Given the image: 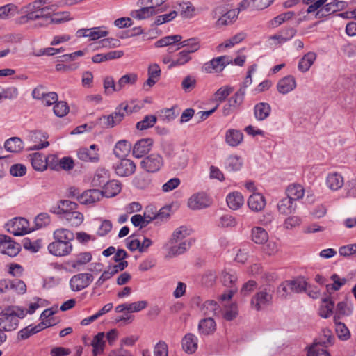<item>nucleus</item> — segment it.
Wrapping results in <instances>:
<instances>
[{
	"mask_svg": "<svg viewBox=\"0 0 356 356\" xmlns=\"http://www.w3.org/2000/svg\"><path fill=\"white\" fill-rule=\"evenodd\" d=\"M294 16L295 13L293 11L283 13L273 18L270 21V24L273 27L276 28L282 24L284 22L290 20Z\"/></svg>",
	"mask_w": 356,
	"mask_h": 356,
	"instance_id": "obj_52",
	"label": "nucleus"
},
{
	"mask_svg": "<svg viewBox=\"0 0 356 356\" xmlns=\"http://www.w3.org/2000/svg\"><path fill=\"white\" fill-rule=\"evenodd\" d=\"M243 141V134L238 129H229L225 133V142L231 147H237Z\"/></svg>",
	"mask_w": 356,
	"mask_h": 356,
	"instance_id": "obj_25",
	"label": "nucleus"
},
{
	"mask_svg": "<svg viewBox=\"0 0 356 356\" xmlns=\"http://www.w3.org/2000/svg\"><path fill=\"white\" fill-rule=\"evenodd\" d=\"M232 63V58L229 56H220L205 63L202 67V71L209 74L221 72L227 65Z\"/></svg>",
	"mask_w": 356,
	"mask_h": 356,
	"instance_id": "obj_6",
	"label": "nucleus"
},
{
	"mask_svg": "<svg viewBox=\"0 0 356 356\" xmlns=\"http://www.w3.org/2000/svg\"><path fill=\"white\" fill-rule=\"evenodd\" d=\"M145 6L131 12L132 17L137 19H145L159 13L165 11L163 8L159 10H154L153 6L145 5Z\"/></svg>",
	"mask_w": 356,
	"mask_h": 356,
	"instance_id": "obj_19",
	"label": "nucleus"
},
{
	"mask_svg": "<svg viewBox=\"0 0 356 356\" xmlns=\"http://www.w3.org/2000/svg\"><path fill=\"white\" fill-rule=\"evenodd\" d=\"M223 285L229 288H236L235 284L237 280L235 273L231 270H225L222 272L220 277Z\"/></svg>",
	"mask_w": 356,
	"mask_h": 356,
	"instance_id": "obj_47",
	"label": "nucleus"
},
{
	"mask_svg": "<svg viewBox=\"0 0 356 356\" xmlns=\"http://www.w3.org/2000/svg\"><path fill=\"white\" fill-rule=\"evenodd\" d=\"M109 180V172L107 170L103 168L97 169L95 174L92 180L94 186H104Z\"/></svg>",
	"mask_w": 356,
	"mask_h": 356,
	"instance_id": "obj_37",
	"label": "nucleus"
},
{
	"mask_svg": "<svg viewBox=\"0 0 356 356\" xmlns=\"http://www.w3.org/2000/svg\"><path fill=\"white\" fill-rule=\"evenodd\" d=\"M99 148L95 144L89 147H81L76 152L79 159L84 162L97 163L99 161Z\"/></svg>",
	"mask_w": 356,
	"mask_h": 356,
	"instance_id": "obj_13",
	"label": "nucleus"
},
{
	"mask_svg": "<svg viewBox=\"0 0 356 356\" xmlns=\"http://www.w3.org/2000/svg\"><path fill=\"white\" fill-rule=\"evenodd\" d=\"M245 91L243 89H238L229 99V106L233 109H240L242 106L245 95Z\"/></svg>",
	"mask_w": 356,
	"mask_h": 356,
	"instance_id": "obj_44",
	"label": "nucleus"
},
{
	"mask_svg": "<svg viewBox=\"0 0 356 356\" xmlns=\"http://www.w3.org/2000/svg\"><path fill=\"white\" fill-rule=\"evenodd\" d=\"M180 14L184 18L191 19L196 15V9L190 1H182L178 3Z\"/></svg>",
	"mask_w": 356,
	"mask_h": 356,
	"instance_id": "obj_46",
	"label": "nucleus"
},
{
	"mask_svg": "<svg viewBox=\"0 0 356 356\" xmlns=\"http://www.w3.org/2000/svg\"><path fill=\"white\" fill-rule=\"evenodd\" d=\"M22 245L24 249L31 252H37L42 247V239L31 241L29 238H24L22 240Z\"/></svg>",
	"mask_w": 356,
	"mask_h": 356,
	"instance_id": "obj_55",
	"label": "nucleus"
},
{
	"mask_svg": "<svg viewBox=\"0 0 356 356\" xmlns=\"http://www.w3.org/2000/svg\"><path fill=\"white\" fill-rule=\"evenodd\" d=\"M29 222L24 218H15L6 225V229L14 236H23L30 231L28 228Z\"/></svg>",
	"mask_w": 356,
	"mask_h": 356,
	"instance_id": "obj_10",
	"label": "nucleus"
},
{
	"mask_svg": "<svg viewBox=\"0 0 356 356\" xmlns=\"http://www.w3.org/2000/svg\"><path fill=\"white\" fill-rule=\"evenodd\" d=\"M4 148L7 152L18 153L24 149V143L19 137H11L5 141Z\"/></svg>",
	"mask_w": 356,
	"mask_h": 356,
	"instance_id": "obj_31",
	"label": "nucleus"
},
{
	"mask_svg": "<svg viewBox=\"0 0 356 356\" xmlns=\"http://www.w3.org/2000/svg\"><path fill=\"white\" fill-rule=\"evenodd\" d=\"M153 140L152 138H143L137 141L133 147L132 154L136 158H141L147 154L152 149Z\"/></svg>",
	"mask_w": 356,
	"mask_h": 356,
	"instance_id": "obj_14",
	"label": "nucleus"
},
{
	"mask_svg": "<svg viewBox=\"0 0 356 356\" xmlns=\"http://www.w3.org/2000/svg\"><path fill=\"white\" fill-rule=\"evenodd\" d=\"M163 159L158 154H151L140 161V167L149 173H155L163 165Z\"/></svg>",
	"mask_w": 356,
	"mask_h": 356,
	"instance_id": "obj_7",
	"label": "nucleus"
},
{
	"mask_svg": "<svg viewBox=\"0 0 356 356\" xmlns=\"http://www.w3.org/2000/svg\"><path fill=\"white\" fill-rule=\"evenodd\" d=\"M103 85L104 92L107 95H110L114 92H119V89H118V82L115 83L112 76L105 77Z\"/></svg>",
	"mask_w": 356,
	"mask_h": 356,
	"instance_id": "obj_60",
	"label": "nucleus"
},
{
	"mask_svg": "<svg viewBox=\"0 0 356 356\" xmlns=\"http://www.w3.org/2000/svg\"><path fill=\"white\" fill-rule=\"evenodd\" d=\"M182 40V36L181 35H168L165 36L160 40H157L154 46L156 47L160 48V47H168L171 46L177 43H179L180 41Z\"/></svg>",
	"mask_w": 356,
	"mask_h": 356,
	"instance_id": "obj_43",
	"label": "nucleus"
},
{
	"mask_svg": "<svg viewBox=\"0 0 356 356\" xmlns=\"http://www.w3.org/2000/svg\"><path fill=\"white\" fill-rule=\"evenodd\" d=\"M192 57L188 51L183 50L179 52L175 57V61L172 63L171 67H178L184 65L191 61Z\"/></svg>",
	"mask_w": 356,
	"mask_h": 356,
	"instance_id": "obj_57",
	"label": "nucleus"
},
{
	"mask_svg": "<svg viewBox=\"0 0 356 356\" xmlns=\"http://www.w3.org/2000/svg\"><path fill=\"white\" fill-rule=\"evenodd\" d=\"M157 118L154 115H147L144 118L136 123V127L138 130H146L152 127L156 122Z\"/></svg>",
	"mask_w": 356,
	"mask_h": 356,
	"instance_id": "obj_56",
	"label": "nucleus"
},
{
	"mask_svg": "<svg viewBox=\"0 0 356 356\" xmlns=\"http://www.w3.org/2000/svg\"><path fill=\"white\" fill-rule=\"evenodd\" d=\"M273 293L274 289L270 284H266L260 287L251 299L252 307L259 311L270 305L273 300Z\"/></svg>",
	"mask_w": 356,
	"mask_h": 356,
	"instance_id": "obj_4",
	"label": "nucleus"
},
{
	"mask_svg": "<svg viewBox=\"0 0 356 356\" xmlns=\"http://www.w3.org/2000/svg\"><path fill=\"white\" fill-rule=\"evenodd\" d=\"M232 91L233 88L229 86H222L214 94L216 101L224 102Z\"/></svg>",
	"mask_w": 356,
	"mask_h": 356,
	"instance_id": "obj_63",
	"label": "nucleus"
},
{
	"mask_svg": "<svg viewBox=\"0 0 356 356\" xmlns=\"http://www.w3.org/2000/svg\"><path fill=\"white\" fill-rule=\"evenodd\" d=\"M272 108L267 102H259L254 106V117L257 121L266 120L271 113Z\"/></svg>",
	"mask_w": 356,
	"mask_h": 356,
	"instance_id": "obj_17",
	"label": "nucleus"
},
{
	"mask_svg": "<svg viewBox=\"0 0 356 356\" xmlns=\"http://www.w3.org/2000/svg\"><path fill=\"white\" fill-rule=\"evenodd\" d=\"M26 315L25 309L18 306H8L0 312V330L11 332L15 330L19 325V319Z\"/></svg>",
	"mask_w": 356,
	"mask_h": 356,
	"instance_id": "obj_2",
	"label": "nucleus"
},
{
	"mask_svg": "<svg viewBox=\"0 0 356 356\" xmlns=\"http://www.w3.org/2000/svg\"><path fill=\"white\" fill-rule=\"evenodd\" d=\"M127 108L128 105L127 104H121L116 108L115 112L108 115H102L98 120L100 123H103L104 128H112L123 120L127 113Z\"/></svg>",
	"mask_w": 356,
	"mask_h": 356,
	"instance_id": "obj_5",
	"label": "nucleus"
},
{
	"mask_svg": "<svg viewBox=\"0 0 356 356\" xmlns=\"http://www.w3.org/2000/svg\"><path fill=\"white\" fill-rule=\"evenodd\" d=\"M104 332L97 333L92 339L91 345L93 348V355H99L103 353L106 341Z\"/></svg>",
	"mask_w": 356,
	"mask_h": 356,
	"instance_id": "obj_40",
	"label": "nucleus"
},
{
	"mask_svg": "<svg viewBox=\"0 0 356 356\" xmlns=\"http://www.w3.org/2000/svg\"><path fill=\"white\" fill-rule=\"evenodd\" d=\"M63 218L72 227L79 226L83 221V215L76 210L67 212L63 216Z\"/></svg>",
	"mask_w": 356,
	"mask_h": 356,
	"instance_id": "obj_42",
	"label": "nucleus"
},
{
	"mask_svg": "<svg viewBox=\"0 0 356 356\" xmlns=\"http://www.w3.org/2000/svg\"><path fill=\"white\" fill-rule=\"evenodd\" d=\"M121 191V184L118 181L111 180L108 181L103 186L102 197H112L118 195Z\"/></svg>",
	"mask_w": 356,
	"mask_h": 356,
	"instance_id": "obj_28",
	"label": "nucleus"
},
{
	"mask_svg": "<svg viewBox=\"0 0 356 356\" xmlns=\"http://www.w3.org/2000/svg\"><path fill=\"white\" fill-rule=\"evenodd\" d=\"M353 313V305L350 302L346 300L339 302L337 305L335 314L334 316V321L339 320L341 316H348Z\"/></svg>",
	"mask_w": 356,
	"mask_h": 356,
	"instance_id": "obj_29",
	"label": "nucleus"
},
{
	"mask_svg": "<svg viewBox=\"0 0 356 356\" xmlns=\"http://www.w3.org/2000/svg\"><path fill=\"white\" fill-rule=\"evenodd\" d=\"M316 59V54L310 51L307 53L299 61L298 68L301 72H307Z\"/></svg>",
	"mask_w": 356,
	"mask_h": 356,
	"instance_id": "obj_36",
	"label": "nucleus"
},
{
	"mask_svg": "<svg viewBox=\"0 0 356 356\" xmlns=\"http://www.w3.org/2000/svg\"><path fill=\"white\" fill-rule=\"evenodd\" d=\"M290 291L299 293L307 290V282L303 277H297L293 280H289Z\"/></svg>",
	"mask_w": 356,
	"mask_h": 356,
	"instance_id": "obj_48",
	"label": "nucleus"
},
{
	"mask_svg": "<svg viewBox=\"0 0 356 356\" xmlns=\"http://www.w3.org/2000/svg\"><path fill=\"white\" fill-rule=\"evenodd\" d=\"M138 80V75L135 73H129L121 76L118 81V89L119 91L127 86L134 85Z\"/></svg>",
	"mask_w": 356,
	"mask_h": 356,
	"instance_id": "obj_49",
	"label": "nucleus"
},
{
	"mask_svg": "<svg viewBox=\"0 0 356 356\" xmlns=\"http://www.w3.org/2000/svg\"><path fill=\"white\" fill-rule=\"evenodd\" d=\"M45 1L39 0L33 3L31 14L33 15L34 20H40L35 24V26H47L51 24V16L54 12V6H44Z\"/></svg>",
	"mask_w": 356,
	"mask_h": 356,
	"instance_id": "obj_3",
	"label": "nucleus"
},
{
	"mask_svg": "<svg viewBox=\"0 0 356 356\" xmlns=\"http://www.w3.org/2000/svg\"><path fill=\"white\" fill-rule=\"evenodd\" d=\"M20 250V245L15 243L10 236L0 234L1 253L13 257L17 255Z\"/></svg>",
	"mask_w": 356,
	"mask_h": 356,
	"instance_id": "obj_9",
	"label": "nucleus"
},
{
	"mask_svg": "<svg viewBox=\"0 0 356 356\" xmlns=\"http://www.w3.org/2000/svg\"><path fill=\"white\" fill-rule=\"evenodd\" d=\"M30 137L31 140H33L36 144L31 146L29 148V150H39L47 147L49 145V143L47 140L39 143L40 141H42V138L47 139L48 138V136L41 131H31L30 134Z\"/></svg>",
	"mask_w": 356,
	"mask_h": 356,
	"instance_id": "obj_22",
	"label": "nucleus"
},
{
	"mask_svg": "<svg viewBox=\"0 0 356 356\" xmlns=\"http://www.w3.org/2000/svg\"><path fill=\"white\" fill-rule=\"evenodd\" d=\"M185 47L188 48L186 51H188V54H191L192 53L196 52L200 48V44L197 38H192L184 41L181 40L180 42L178 43V49H181Z\"/></svg>",
	"mask_w": 356,
	"mask_h": 356,
	"instance_id": "obj_50",
	"label": "nucleus"
},
{
	"mask_svg": "<svg viewBox=\"0 0 356 356\" xmlns=\"http://www.w3.org/2000/svg\"><path fill=\"white\" fill-rule=\"evenodd\" d=\"M191 247V243L188 241L181 242L179 245H172L169 250L168 254L169 257H175L184 253Z\"/></svg>",
	"mask_w": 356,
	"mask_h": 356,
	"instance_id": "obj_51",
	"label": "nucleus"
},
{
	"mask_svg": "<svg viewBox=\"0 0 356 356\" xmlns=\"http://www.w3.org/2000/svg\"><path fill=\"white\" fill-rule=\"evenodd\" d=\"M198 332L202 335H210L216 330V323L212 317L201 319L198 323Z\"/></svg>",
	"mask_w": 356,
	"mask_h": 356,
	"instance_id": "obj_21",
	"label": "nucleus"
},
{
	"mask_svg": "<svg viewBox=\"0 0 356 356\" xmlns=\"http://www.w3.org/2000/svg\"><path fill=\"white\" fill-rule=\"evenodd\" d=\"M121 159L113 164V168L115 174L119 177H129L136 171L135 163L127 158H120Z\"/></svg>",
	"mask_w": 356,
	"mask_h": 356,
	"instance_id": "obj_8",
	"label": "nucleus"
},
{
	"mask_svg": "<svg viewBox=\"0 0 356 356\" xmlns=\"http://www.w3.org/2000/svg\"><path fill=\"white\" fill-rule=\"evenodd\" d=\"M334 322L335 323V330L338 337L341 340L348 339L350 337V333L346 325L339 320Z\"/></svg>",
	"mask_w": 356,
	"mask_h": 356,
	"instance_id": "obj_59",
	"label": "nucleus"
},
{
	"mask_svg": "<svg viewBox=\"0 0 356 356\" xmlns=\"http://www.w3.org/2000/svg\"><path fill=\"white\" fill-rule=\"evenodd\" d=\"M278 211L281 214L288 215L293 213L296 209L295 202L287 197L281 199L277 205Z\"/></svg>",
	"mask_w": 356,
	"mask_h": 356,
	"instance_id": "obj_30",
	"label": "nucleus"
},
{
	"mask_svg": "<svg viewBox=\"0 0 356 356\" xmlns=\"http://www.w3.org/2000/svg\"><path fill=\"white\" fill-rule=\"evenodd\" d=\"M304 194V188L300 184H291L286 190V197L293 202L302 198Z\"/></svg>",
	"mask_w": 356,
	"mask_h": 356,
	"instance_id": "obj_38",
	"label": "nucleus"
},
{
	"mask_svg": "<svg viewBox=\"0 0 356 356\" xmlns=\"http://www.w3.org/2000/svg\"><path fill=\"white\" fill-rule=\"evenodd\" d=\"M54 241L48 245L49 252L56 257L69 255L73 250L72 241L74 239V233L65 228L56 229L53 233Z\"/></svg>",
	"mask_w": 356,
	"mask_h": 356,
	"instance_id": "obj_1",
	"label": "nucleus"
},
{
	"mask_svg": "<svg viewBox=\"0 0 356 356\" xmlns=\"http://www.w3.org/2000/svg\"><path fill=\"white\" fill-rule=\"evenodd\" d=\"M237 225L236 218L229 214H225L220 217L218 226L223 228L234 227Z\"/></svg>",
	"mask_w": 356,
	"mask_h": 356,
	"instance_id": "obj_61",
	"label": "nucleus"
},
{
	"mask_svg": "<svg viewBox=\"0 0 356 356\" xmlns=\"http://www.w3.org/2000/svg\"><path fill=\"white\" fill-rule=\"evenodd\" d=\"M266 199L259 193L252 194L248 200V205L250 209L253 211L259 212L262 211L266 206Z\"/></svg>",
	"mask_w": 356,
	"mask_h": 356,
	"instance_id": "obj_20",
	"label": "nucleus"
},
{
	"mask_svg": "<svg viewBox=\"0 0 356 356\" xmlns=\"http://www.w3.org/2000/svg\"><path fill=\"white\" fill-rule=\"evenodd\" d=\"M296 87L294 76L288 75L281 79L277 84V91L282 95H286L293 91Z\"/></svg>",
	"mask_w": 356,
	"mask_h": 356,
	"instance_id": "obj_18",
	"label": "nucleus"
},
{
	"mask_svg": "<svg viewBox=\"0 0 356 356\" xmlns=\"http://www.w3.org/2000/svg\"><path fill=\"white\" fill-rule=\"evenodd\" d=\"M227 206L232 210L240 209L244 204V198L242 194L238 191L230 193L227 195Z\"/></svg>",
	"mask_w": 356,
	"mask_h": 356,
	"instance_id": "obj_27",
	"label": "nucleus"
},
{
	"mask_svg": "<svg viewBox=\"0 0 356 356\" xmlns=\"http://www.w3.org/2000/svg\"><path fill=\"white\" fill-rule=\"evenodd\" d=\"M334 302L328 297L322 298L321 305L319 307V315L323 318H327L330 317L334 309Z\"/></svg>",
	"mask_w": 356,
	"mask_h": 356,
	"instance_id": "obj_34",
	"label": "nucleus"
},
{
	"mask_svg": "<svg viewBox=\"0 0 356 356\" xmlns=\"http://www.w3.org/2000/svg\"><path fill=\"white\" fill-rule=\"evenodd\" d=\"M344 183L343 177L341 175L333 172L330 173L326 179V184L329 188L337 191L341 188Z\"/></svg>",
	"mask_w": 356,
	"mask_h": 356,
	"instance_id": "obj_35",
	"label": "nucleus"
},
{
	"mask_svg": "<svg viewBox=\"0 0 356 356\" xmlns=\"http://www.w3.org/2000/svg\"><path fill=\"white\" fill-rule=\"evenodd\" d=\"M131 149V144L126 140L118 141L113 149V154L118 158H125Z\"/></svg>",
	"mask_w": 356,
	"mask_h": 356,
	"instance_id": "obj_33",
	"label": "nucleus"
},
{
	"mask_svg": "<svg viewBox=\"0 0 356 356\" xmlns=\"http://www.w3.org/2000/svg\"><path fill=\"white\" fill-rule=\"evenodd\" d=\"M93 280L90 273H79L72 276L70 280V289L73 291H80L88 286Z\"/></svg>",
	"mask_w": 356,
	"mask_h": 356,
	"instance_id": "obj_11",
	"label": "nucleus"
},
{
	"mask_svg": "<svg viewBox=\"0 0 356 356\" xmlns=\"http://www.w3.org/2000/svg\"><path fill=\"white\" fill-rule=\"evenodd\" d=\"M181 344L186 353L192 354L197 349L198 339L194 334L188 333L182 339Z\"/></svg>",
	"mask_w": 356,
	"mask_h": 356,
	"instance_id": "obj_24",
	"label": "nucleus"
},
{
	"mask_svg": "<svg viewBox=\"0 0 356 356\" xmlns=\"http://www.w3.org/2000/svg\"><path fill=\"white\" fill-rule=\"evenodd\" d=\"M191 234V229H189L186 226H181L177 228L172 233L170 239V243L171 245L176 243L180 241H182L186 237L188 236Z\"/></svg>",
	"mask_w": 356,
	"mask_h": 356,
	"instance_id": "obj_45",
	"label": "nucleus"
},
{
	"mask_svg": "<svg viewBox=\"0 0 356 356\" xmlns=\"http://www.w3.org/2000/svg\"><path fill=\"white\" fill-rule=\"evenodd\" d=\"M31 163L34 170L42 172L47 168V156L35 152L30 155Z\"/></svg>",
	"mask_w": 356,
	"mask_h": 356,
	"instance_id": "obj_26",
	"label": "nucleus"
},
{
	"mask_svg": "<svg viewBox=\"0 0 356 356\" xmlns=\"http://www.w3.org/2000/svg\"><path fill=\"white\" fill-rule=\"evenodd\" d=\"M243 165L241 157L238 156H230L225 161V168L229 171H238Z\"/></svg>",
	"mask_w": 356,
	"mask_h": 356,
	"instance_id": "obj_54",
	"label": "nucleus"
},
{
	"mask_svg": "<svg viewBox=\"0 0 356 356\" xmlns=\"http://www.w3.org/2000/svg\"><path fill=\"white\" fill-rule=\"evenodd\" d=\"M211 204V200L204 192L192 195L188 201V207L193 210L202 209L209 207Z\"/></svg>",
	"mask_w": 356,
	"mask_h": 356,
	"instance_id": "obj_12",
	"label": "nucleus"
},
{
	"mask_svg": "<svg viewBox=\"0 0 356 356\" xmlns=\"http://www.w3.org/2000/svg\"><path fill=\"white\" fill-rule=\"evenodd\" d=\"M20 13L19 8L14 3H8L0 6V19H6Z\"/></svg>",
	"mask_w": 356,
	"mask_h": 356,
	"instance_id": "obj_41",
	"label": "nucleus"
},
{
	"mask_svg": "<svg viewBox=\"0 0 356 356\" xmlns=\"http://www.w3.org/2000/svg\"><path fill=\"white\" fill-rule=\"evenodd\" d=\"M196 84L197 81L195 76L188 75L183 79L181 86L185 92H189L195 88Z\"/></svg>",
	"mask_w": 356,
	"mask_h": 356,
	"instance_id": "obj_64",
	"label": "nucleus"
},
{
	"mask_svg": "<svg viewBox=\"0 0 356 356\" xmlns=\"http://www.w3.org/2000/svg\"><path fill=\"white\" fill-rule=\"evenodd\" d=\"M252 241L257 244H264L268 241V234L263 227H254L251 230Z\"/></svg>",
	"mask_w": 356,
	"mask_h": 356,
	"instance_id": "obj_39",
	"label": "nucleus"
},
{
	"mask_svg": "<svg viewBox=\"0 0 356 356\" xmlns=\"http://www.w3.org/2000/svg\"><path fill=\"white\" fill-rule=\"evenodd\" d=\"M178 15V13L176 10H172L168 14H163L155 17L154 25L159 26L163 24L171 22Z\"/></svg>",
	"mask_w": 356,
	"mask_h": 356,
	"instance_id": "obj_62",
	"label": "nucleus"
},
{
	"mask_svg": "<svg viewBox=\"0 0 356 356\" xmlns=\"http://www.w3.org/2000/svg\"><path fill=\"white\" fill-rule=\"evenodd\" d=\"M334 337L329 329H323L322 334L318 339H316L310 347H313L315 344L321 350H326L325 348L333 344Z\"/></svg>",
	"mask_w": 356,
	"mask_h": 356,
	"instance_id": "obj_16",
	"label": "nucleus"
},
{
	"mask_svg": "<svg viewBox=\"0 0 356 356\" xmlns=\"http://www.w3.org/2000/svg\"><path fill=\"white\" fill-rule=\"evenodd\" d=\"M102 193L97 189L87 190L77 197L78 201L81 204L91 205L100 200Z\"/></svg>",
	"mask_w": 356,
	"mask_h": 356,
	"instance_id": "obj_15",
	"label": "nucleus"
},
{
	"mask_svg": "<svg viewBox=\"0 0 356 356\" xmlns=\"http://www.w3.org/2000/svg\"><path fill=\"white\" fill-rule=\"evenodd\" d=\"M238 11H237L235 9L229 10L218 19L217 25H228L231 24L233 21H234L238 17Z\"/></svg>",
	"mask_w": 356,
	"mask_h": 356,
	"instance_id": "obj_53",
	"label": "nucleus"
},
{
	"mask_svg": "<svg viewBox=\"0 0 356 356\" xmlns=\"http://www.w3.org/2000/svg\"><path fill=\"white\" fill-rule=\"evenodd\" d=\"M200 312L205 316H217L220 312V307L217 302L208 300L204 302Z\"/></svg>",
	"mask_w": 356,
	"mask_h": 356,
	"instance_id": "obj_32",
	"label": "nucleus"
},
{
	"mask_svg": "<svg viewBox=\"0 0 356 356\" xmlns=\"http://www.w3.org/2000/svg\"><path fill=\"white\" fill-rule=\"evenodd\" d=\"M330 279L333 281L332 284H326V289L327 291H338L341 286L346 283V278H341L338 275L333 274Z\"/></svg>",
	"mask_w": 356,
	"mask_h": 356,
	"instance_id": "obj_58",
	"label": "nucleus"
},
{
	"mask_svg": "<svg viewBox=\"0 0 356 356\" xmlns=\"http://www.w3.org/2000/svg\"><path fill=\"white\" fill-rule=\"evenodd\" d=\"M108 32L103 31L100 27H93L91 29H81L76 31L77 37H88L95 40L106 36Z\"/></svg>",
	"mask_w": 356,
	"mask_h": 356,
	"instance_id": "obj_23",
	"label": "nucleus"
}]
</instances>
